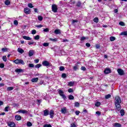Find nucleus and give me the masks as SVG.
Segmentation results:
<instances>
[{
  "instance_id": "1",
  "label": "nucleus",
  "mask_w": 127,
  "mask_h": 127,
  "mask_svg": "<svg viewBox=\"0 0 127 127\" xmlns=\"http://www.w3.org/2000/svg\"><path fill=\"white\" fill-rule=\"evenodd\" d=\"M58 92L60 96H61V97H62L64 100H66V99H67V97H66V96L65 95V94H64V92H63L62 90L58 89Z\"/></svg>"
},
{
  "instance_id": "2",
  "label": "nucleus",
  "mask_w": 127,
  "mask_h": 127,
  "mask_svg": "<svg viewBox=\"0 0 127 127\" xmlns=\"http://www.w3.org/2000/svg\"><path fill=\"white\" fill-rule=\"evenodd\" d=\"M52 10L53 11V12L56 13L58 11V6H57V5L55 4H53L52 5Z\"/></svg>"
},
{
  "instance_id": "3",
  "label": "nucleus",
  "mask_w": 127,
  "mask_h": 127,
  "mask_svg": "<svg viewBox=\"0 0 127 127\" xmlns=\"http://www.w3.org/2000/svg\"><path fill=\"white\" fill-rule=\"evenodd\" d=\"M122 103V99L121 97L119 96L115 97V104H121Z\"/></svg>"
},
{
  "instance_id": "4",
  "label": "nucleus",
  "mask_w": 127,
  "mask_h": 127,
  "mask_svg": "<svg viewBox=\"0 0 127 127\" xmlns=\"http://www.w3.org/2000/svg\"><path fill=\"white\" fill-rule=\"evenodd\" d=\"M14 63L15 64H22V65H24V62L22 60L16 59L13 61Z\"/></svg>"
},
{
  "instance_id": "5",
  "label": "nucleus",
  "mask_w": 127,
  "mask_h": 127,
  "mask_svg": "<svg viewBox=\"0 0 127 127\" xmlns=\"http://www.w3.org/2000/svg\"><path fill=\"white\" fill-rule=\"evenodd\" d=\"M115 110L116 111H121V109H122V106H121V103H115Z\"/></svg>"
},
{
  "instance_id": "6",
  "label": "nucleus",
  "mask_w": 127,
  "mask_h": 127,
  "mask_svg": "<svg viewBox=\"0 0 127 127\" xmlns=\"http://www.w3.org/2000/svg\"><path fill=\"white\" fill-rule=\"evenodd\" d=\"M42 65H43V66H46V67H47V66H51V64H50L47 61L43 62Z\"/></svg>"
},
{
  "instance_id": "7",
  "label": "nucleus",
  "mask_w": 127,
  "mask_h": 127,
  "mask_svg": "<svg viewBox=\"0 0 127 127\" xmlns=\"http://www.w3.org/2000/svg\"><path fill=\"white\" fill-rule=\"evenodd\" d=\"M67 112H68V109H67L66 107H64L62 108L61 110L62 114H67Z\"/></svg>"
},
{
  "instance_id": "8",
  "label": "nucleus",
  "mask_w": 127,
  "mask_h": 127,
  "mask_svg": "<svg viewBox=\"0 0 127 127\" xmlns=\"http://www.w3.org/2000/svg\"><path fill=\"white\" fill-rule=\"evenodd\" d=\"M49 114H50V118L51 119H53V117H54V115H55V113H54V111L52 110L50 111Z\"/></svg>"
},
{
  "instance_id": "9",
  "label": "nucleus",
  "mask_w": 127,
  "mask_h": 127,
  "mask_svg": "<svg viewBox=\"0 0 127 127\" xmlns=\"http://www.w3.org/2000/svg\"><path fill=\"white\" fill-rule=\"evenodd\" d=\"M24 12H25L26 14H29L31 12L30 9L28 7L25 8L24 9Z\"/></svg>"
},
{
  "instance_id": "10",
  "label": "nucleus",
  "mask_w": 127,
  "mask_h": 127,
  "mask_svg": "<svg viewBox=\"0 0 127 127\" xmlns=\"http://www.w3.org/2000/svg\"><path fill=\"white\" fill-rule=\"evenodd\" d=\"M118 74H119V75H120V76H123V75H124V70H123L122 69L119 68L117 70Z\"/></svg>"
},
{
  "instance_id": "11",
  "label": "nucleus",
  "mask_w": 127,
  "mask_h": 127,
  "mask_svg": "<svg viewBox=\"0 0 127 127\" xmlns=\"http://www.w3.org/2000/svg\"><path fill=\"white\" fill-rule=\"evenodd\" d=\"M48 115H49V111H48V110L46 109L44 111V114L43 116L44 117H46L47 116H48Z\"/></svg>"
},
{
  "instance_id": "12",
  "label": "nucleus",
  "mask_w": 127,
  "mask_h": 127,
  "mask_svg": "<svg viewBox=\"0 0 127 127\" xmlns=\"http://www.w3.org/2000/svg\"><path fill=\"white\" fill-rule=\"evenodd\" d=\"M8 126L10 127H15V124L13 122H9L8 123Z\"/></svg>"
},
{
  "instance_id": "13",
  "label": "nucleus",
  "mask_w": 127,
  "mask_h": 127,
  "mask_svg": "<svg viewBox=\"0 0 127 127\" xmlns=\"http://www.w3.org/2000/svg\"><path fill=\"white\" fill-rule=\"evenodd\" d=\"M17 51H18L19 52V53H20V54H22V53H24V50H23V49H22L20 48H18L17 49Z\"/></svg>"
},
{
  "instance_id": "14",
  "label": "nucleus",
  "mask_w": 127,
  "mask_h": 127,
  "mask_svg": "<svg viewBox=\"0 0 127 127\" xmlns=\"http://www.w3.org/2000/svg\"><path fill=\"white\" fill-rule=\"evenodd\" d=\"M19 113H21V114H27L28 113V111L25 110H20L18 111Z\"/></svg>"
},
{
  "instance_id": "15",
  "label": "nucleus",
  "mask_w": 127,
  "mask_h": 127,
  "mask_svg": "<svg viewBox=\"0 0 127 127\" xmlns=\"http://www.w3.org/2000/svg\"><path fill=\"white\" fill-rule=\"evenodd\" d=\"M33 54H34V50H30L29 52V57H31V56H33Z\"/></svg>"
},
{
  "instance_id": "16",
  "label": "nucleus",
  "mask_w": 127,
  "mask_h": 127,
  "mask_svg": "<svg viewBox=\"0 0 127 127\" xmlns=\"http://www.w3.org/2000/svg\"><path fill=\"white\" fill-rule=\"evenodd\" d=\"M15 119L16 121H20V120H21V116L19 115H16L15 116Z\"/></svg>"
},
{
  "instance_id": "17",
  "label": "nucleus",
  "mask_w": 127,
  "mask_h": 127,
  "mask_svg": "<svg viewBox=\"0 0 127 127\" xmlns=\"http://www.w3.org/2000/svg\"><path fill=\"white\" fill-rule=\"evenodd\" d=\"M15 72H17V73H21V72H23V69L21 68H17L15 70Z\"/></svg>"
},
{
  "instance_id": "18",
  "label": "nucleus",
  "mask_w": 127,
  "mask_h": 127,
  "mask_svg": "<svg viewBox=\"0 0 127 127\" xmlns=\"http://www.w3.org/2000/svg\"><path fill=\"white\" fill-rule=\"evenodd\" d=\"M113 126L114 127H122V125H121V124H119L118 123H114Z\"/></svg>"
},
{
  "instance_id": "19",
  "label": "nucleus",
  "mask_w": 127,
  "mask_h": 127,
  "mask_svg": "<svg viewBox=\"0 0 127 127\" xmlns=\"http://www.w3.org/2000/svg\"><path fill=\"white\" fill-rule=\"evenodd\" d=\"M104 73L105 74H109V73H111V69H110V68H106L104 70Z\"/></svg>"
},
{
  "instance_id": "20",
  "label": "nucleus",
  "mask_w": 127,
  "mask_h": 127,
  "mask_svg": "<svg viewBox=\"0 0 127 127\" xmlns=\"http://www.w3.org/2000/svg\"><path fill=\"white\" fill-rule=\"evenodd\" d=\"M74 84H75L74 82H69L68 83V87H73V86H74Z\"/></svg>"
},
{
  "instance_id": "21",
  "label": "nucleus",
  "mask_w": 127,
  "mask_h": 127,
  "mask_svg": "<svg viewBox=\"0 0 127 127\" xmlns=\"http://www.w3.org/2000/svg\"><path fill=\"white\" fill-rule=\"evenodd\" d=\"M54 33L56 34H60V33H61V30H60V29H56L54 31Z\"/></svg>"
},
{
  "instance_id": "22",
  "label": "nucleus",
  "mask_w": 127,
  "mask_h": 127,
  "mask_svg": "<svg viewBox=\"0 0 127 127\" xmlns=\"http://www.w3.org/2000/svg\"><path fill=\"white\" fill-rule=\"evenodd\" d=\"M23 39H25V40H31V38L28 36H23Z\"/></svg>"
},
{
  "instance_id": "23",
  "label": "nucleus",
  "mask_w": 127,
  "mask_h": 127,
  "mask_svg": "<svg viewBox=\"0 0 127 127\" xmlns=\"http://www.w3.org/2000/svg\"><path fill=\"white\" fill-rule=\"evenodd\" d=\"M38 81V77L32 78L31 79V81L33 83H36V82H37Z\"/></svg>"
},
{
  "instance_id": "24",
  "label": "nucleus",
  "mask_w": 127,
  "mask_h": 127,
  "mask_svg": "<svg viewBox=\"0 0 127 127\" xmlns=\"http://www.w3.org/2000/svg\"><path fill=\"white\" fill-rule=\"evenodd\" d=\"M81 5H82V2H81L80 1H78L76 3V6H77L78 7H80V6H81Z\"/></svg>"
},
{
  "instance_id": "25",
  "label": "nucleus",
  "mask_w": 127,
  "mask_h": 127,
  "mask_svg": "<svg viewBox=\"0 0 127 127\" xmlns=\"http://www.w3.org/2000/svg\"><path fill=\"white\" fill-rule=\"evenodd\" d=\"M49 40H50V41H53V42H56V41H57L58 40L57 38L52 39L50 38H49Z\"/></svg>"
},
{
  "instance_id": "26",
  "label": "nucleus",
  "mask_w": 127,
  "mask_h": 127,
  "mask_svg": "<svg viewBox=\"0 0 127 127\" xmlns=\"http://www.w3.org/2000/svg\"><path fill=\"white\" fill-rule=\"evenodd\" d=\"M28 44L29 45H33V44H34V45H36V42H29Z\"/></svg>"
},
{
  "instance_id": "27",
  "label": "nucleus",
  "mask_w": 127,
  "mask_h": 127,
  "mask_svg": "<svg viewBox=\"0 0 127 127\" xmlns=\"http://www.w3.org/2000/svg\"><path fill=\"white\" fill-rule=\"evenodd\" d=\"M42 66V64H37L35 66V68H37V69H39L40 67Z\"/></svg>"
},
{
  "instance_id": "28",
  "label": "nucleus",
  "mask_w": 127,
  "mask_h": 127,
  "mask_svg": "<svg viewBox=\"0 0 127 127\" xmlns=\"http://www.w3.org/2000/svg\"><path fill=\"white\" fill-rule=\"evenodd\" d=\"M120 114H121V115L122 116H125V110L122 109V110L120 111Z\"/></svg>"
},
{
  "instance_id": "29",
  "label": "nucleus",
  "mask_w": 127,
  "mask_h": 127,
  "mask_svg": "<svg viewBox=\"0 0 127 127\" xmlns=\"http://www.w3.org/2000/svg\"><path fill=\"white\" fill-rule=\"evenodd\" d=\"M120 35L127 36V31H124L121 33Z\"/></svg>"
},
{
  "instance_id": "30",
  "label": "nucleus",
  "mask_w": 127,
  "mask_h": 127,
  "mask_svg": "<svg viewBox=\"0 0 127 127\" xmlns=\"http://www.w3.org/2000/svg\"><path fill=\"white\" fill-rule=\"evenodd\" d=\"M5 4H6V5H9V4H10V1H9L8 0H5Z\"/></svg>"
},
{
  "instance_id": "31",
  "label": "nucleus",
  "mask_w": 127,
  "mask_h": 127,
  "mask_svg": "<svg viewBox=\"0 0 127 127\" xmlns=\"http://www.w3.org/2000/svg\"><path fill=\"white\" fill-rule=\"evenodd\" d=\"M12 90H13V87H8L7 88V91H12Z\"/></svg>"
},
{
  "instance_id": "32",
  "label": "nucleus",
  "mask_w": 127,
  "mask_h": 127,
  "mask_svg": "<svg viewBox=\"0 0 127 127\" xmlns=\"http://www.w3.org/2000/svg\"><path fill=\"white\" fill-rule=\"evenodd\" d=\"M95 106H96V107H100V106H101V103L99 102H96Z\"/></svg>"
},
{
  "instance_id": "33",
  "label": "nucleus",
  "mask_w": 127,
  "mask_h": 127,
  "mask_svg": "<svg viewBox=\"0 0 127 127\" xmlns=\"http://www.w3.org/2000/svg\"><path fill=\"white\" fill-rule=\"evenodd\" d=\"M68 99L69 100H74V96L71 95H69L68 96Z\"/></svg>"
},
{
  "instance_id": "34",
  "label": "nucleus",
  "mask_w": 127,
  "mask_h": 127,
  "mask_svg": "<svg viewBox=\"0 0 127 127\" xmlns=\"http://www.w3.org/2000/svg\"><path fill=\"white\" fill-rule=\"evenodd\" d=\"M110 41H115L116 40V37H111L110 38Z\"/></svg>"
},
{
  "instance_id": "35",
  "label": "nucleus",
  "mask_w": 127,
  "mask_h": 127,
  "mask_svg": "<svg viewBox=\"0 0 127 127\" xmlns=\"http://www.w3.org/2000/svg\"><path fill=\"white\" fill-rule=\"evenodd\" d=\"M10 107H9V106H7L4 108V111L5 112H8V111H9V109Z\"/></svg>"
},
{
  "instance_id": "36",
  "label": "nucleus",
  "mask_w": 127,
  "mask_h": 127,
  "mask_svg": "<svg viewBox=\"0 0 127 127\" xmlns=\"http://www.w3.org/2000/svg\"><path fill=\"white\" fill-rule=\"evenodd\" d=\"M43 45L45 47H48V46H49V43H44L43 44Z\"/></svg>"
},
{
  "instance_id": "37",
  "label": "nucleus",
  "mask_w": 127,
  "mask_h": 127,
  "mask_svg": "<svg viewBox=\"0 0 127 127\" xmlns=\"http://www.w3.org/2000/svg\"><path fill=\"white\" fill-rule=\"evenodd\" d=\"M40 38V37L38 35H37V36H35L34 37L35 40H39Z\"/></svg>"
},
{
  "instance_id": "38",
  "label": "nucleus",
  "mask_w": 127,
  "mask_h": 127,
  "mask_svg": "<svg viewBox=\"0 0 127 127\" xmlns=\"http://www.w3.org/2000/svg\"><path fill=\"white\" fill-rule=\"evenodd\" d=\"M60 71H64V70H65V68L64 67V66H61L60 67Z\"/></svg>"
},
{
  "instance_id": "39",
  "label": "nucleus",
  "mask_w": 127,
  "mask_h": 127,
  "mask_svg": "<svg viewBox=\"0 0 127 127\" xmlns=\"http://www.w3.org/2000/svg\"><path fill=\"white\" fill-rule=\"evenodd\" d=\"M27 127H32V123L30 122H28L27 123Z\"/></svg>"
},
{
  "instance_id": "40",
  "label": "nucleus",
  "mask_w": 127,
  "mask_h": 127,
  "mask_svg": "<svg viewBox=\"0 0 127 127\" xmlns=\"http://www.w3.org/2000/svg\"><path fill=\"white\" fill-rule=\"evenodd\" d=\"M111 97H112V95H111V94H108L105 96V99H110V98H111Z\"/></svg>"
},
{
  "instance_id": "41",
  "label": "nucleus",
  "mask_w": 127,
  "mask_h": 127,
  "mask_svg": "<svg viewBox=\"0 0 127 127\" xmlns=\"http://www.w3.org/2000/svg\"><path fill=\"white\" fill-rule=\"evenodd\" d=\"M28 67H29L30 68H34V64H28Z\"/></svg>"
},
{
  "instance_id": "42",
  "label": "nucleus",
  "mask_w": 127,
  "mask_h": 127,
  "mask_svg": "<svg viewBox=\"0 0 127 127\" xmlns=\"http://www.w3.org/2000/svg\"><path fill=\"white\" fill-rule=\"evenodd\" d=\"M38 19L40 20V21H42V20H43V17L41 16H39L38 17Z\"/></svg>"
},
{
  "instance_id": "43",
  "label": "nucleus",
  "mask_w": 127,
  "mask_h": 127,
  "mask_svg": "<svg viewBox=\"0 0 127 127\" xmlns=\"http://www.w3.org/2000/svg\"><path fill=\"white\" fill-rule=\"evenodd\" d=\"M93 21H94V22H96V23H98V22L99 21V19L98 18V17H95Z\"/></svg>"
},
{
  "instance_id": "44",
  "label": "nucleus",
  "mask_w": 127,
  "mask_h": 127,
  "mask_svg": "<svg viewBox=\"0 0 127 127\" xmlns=\"http://www.w3.org/2000/svg\"><path fill=\"white\" fill-rule=\"evenodd\" d=\"M2 60L4 62H6V61H7V59H6V56H4L2 57Z\"/></svg>"
},
{
  "instance_id": "45",
  "label": "nucleus",
  "mask_w": 127,
  "mask_h": 127,
  "mask_svg": "<svg viewBox=\"0 0 127 127\" xmlns=\"http://www.w3.org/2000/svg\"><path fill=\"white\" fill-rule=\"evenodd\" d=\"M119 25H121V26H125V23L124 22H123V21H121L119 23Z\"/></svg>"
},
{
  "instance_id": "46",
  "label": "nucleus",
  "mask_w": 127,
  "mask_h": 127,
  "mask_svg": "<svg viewBox=\"0 0 127 127\" xmlns=\"http://www.w3.org/2000/svg\"><path fill=\"white\" fill-rule=\"evenodd\" d=\"M68 93H73V92H74V90L72 88H69L68 90Z\"/></svg>"
},
{
  "instance_id": "47",
  "label": "nucleus",
  "mask_w": 127,
  "mask_h": 127,
  "mask_svg": "<svg viewBox=\"0 0 127 127\" xmlns=\"http://www.w3.org/2000/svg\"><path fill=\"white\" fill-rule=\"evenodd\" d=\"M44 127H52V126L50 124H46L44 125Z\"/></svg>"
},
{
  "instance_id": "48",
  "label": "nucleus",
  "mask_w": 127,
  "mask_h": 127,
  "mask_svg": "<svg viewBox=\"0 0 127 127\" xmlns=\"http://www.w3.org/2000/svg\"><path fill=\"white\" fill-rule=\"evenodd\" d=\"M28 7H30V8H32V7H33V5H32V4L30 3L28 4Z\"/></svg>"
},
{
  "instance_id": "49",
  "label": "nucleus",
  "mask_w": 127,
  "mask_h": 127,
  "mask_svg": "<svg viewBox=\"0 0 127 127\" xmlns=\"http://www.w3.org/2000/svg\"><path fill=\"white\" fill-rule=\"evenodd\" d=\"M66 77H67V75H66V73H63L62 74V78H66Z\"/></svg>"
},
{
  "instance_id": "50",
  "label": "nucleus",
  "mask_w": 127,
  "mask_h": 127,
  "mask_svg": "<svg viewBox=\"0 0 127 127\" xmlns=\"http://www.w3.org/2000/svg\"><path fill=\"white\" fill-rule=\"evenodd\" d=\"M2 51H3V52H6V51H7V48H2L1 49Z\"/></svg>"
},
{
  "instance_id": "51",
  "label": "nucleus",
  "mask_w": 127,
  "mask_h": 127,
  "mask_svg": "<svg viewBox=\"0 0 127 127\" xmlns=\"http://www.w3.org/2000/svg\"><path fill=\"white\" fill-rule=\"evenodd\" d=\"M80 106V104L78 102L75 103V107H78Z\"/></svg>"
},
{
  "instance_id": "52",
  "label": "nucleus",
  "mask_w": 127,
  "mask_h": 127,
  "mask_svg": "<svg viewBox=\"0 0 127 127\" xmlns=\"http://www.w3.org/2000/svg\"><path fill=\"white\" fill-rule=\"evenodd\" d=\"M14 24L15 25H17L18 24V21L17 20H15L14 21Z\"/></svg>"
},
{
  "instance_id": "53",
  "label": "nucleus",
  "mask_w": 127,
  "mask_h": 127,
  "mask_svg": "<svg viewBox=\"0 0 127 127\" xmlns=\"http://www.w3.org/2000/svg\"><path fill=\"white\" fill-rule=\"evenodd\" d=\"M80 69L82 71H86V67L85 66H82Z\"/></svg>"
},
{
  "instance_id": "54",
  "label": "nucleus",
  "mask_w": 127,
  "mask_h": 127,
  "mask_svg": "<svg viewBox=\"0 0 127 127\" xmlns=\"http://www.w3.org/2000/svg\"><path fill=\"white\" fill-rule=\"evenodd\" d=\"M0 68H4V64H0Z\"/></svg>"
},
{
  "instance_id": "55",
  "label": "nucleus",
  "mask_w": 127,
  "mask_h": 127,
  "mask_svg": "<svg viewBox=\"0 0 127 127\" xmlns=\"http://www.w3.org/2000/svg\"><path fill=\"white\" fill-rule=\"evenodd\" d=\"M36 27H38V28H41V27H43V25H41V24H40V25H38L36 26Z\"/></svg>"
},
{
  "instance_id": "56",
  "label": "nucleus",
  "mask_w": 127,
  "mask_h": 127,
  "mask_svg": "<svg viewBox=\"0 0 127 127\" xmlns=\"http://www.w3.org/2000/svg\"><path fill=\"white\" fill-rule=\"evenodd\" d=\"M44 32H49V29L48 28H46L44 29Z\"/></svg>"
},
{
  "instance_id": "57",
  "label": "nucleus",
  "mask_w": 127,
  "mask_h": 127,
  "mask_svg": "<svg viewBox=\"0 0 127 127\" xmlns=\"http://www.w3.org/2000/svg\"><path fill=\"white\" fill-rule=\"evenodd\" d=\"M70 127H77L76 126V124L72 123L71 124Z\"/></svg>"
},
{
  "instance_id": "58",
  "label": "nucleus",
  "mask_w": 127,
  "mask_h": 127,
  "mask_svg": "<svg viewBox=\"0 0 127 127\" xmlns=\"http://www.w3.org/2000/svg\"><path fill=\"white\" fill-rule=\"evenodd\" d=\"M95 47H96V49H99V48H100V45H99V44L96 45Z\"/></svg>"
},
{
  "instance_id": "59",
  "label": "nucleus",
  "mask_w": 127,
  "mask_h": 127,
  "mask_svg": "<svg viewBox=\"0 0 127 127\" xmlns=\"http://www.w3.org/2000/svg\"><path fill=\"white\" fill-rule=\"evenodd\" d=\"M85 39H86V37H82L81 38V39H80V40H81V41H84V40H85Z\"/></svg>"
},
{
  "instance_id": "60",
  "label": "nucleus",
  "mask_w": 127,
  "mask_h": 127,
  "mask_svg": "<svg viewBox=\"0 0 127 127\" xmlns=\"http://www.w3.org/2000/svg\"><path fill=\"white\" fill-rule=\"evenodd\" d=\"M36 34V30H33L32 31V34Z\"/></svg>"
},
{
  "instance_id": "61",
  "label": "nucleus",
  "mask_w": 127,
  "mask_h": 127,
  "mask_svg": "<svg viewBox=\"0 0 127 127\" xmlns=\"http://www.w3.org/2000/svg\"><path fill=\"white\" fill-rule=\"evenodd\" d=\"M79 114H80V111H75V114L76 115V116H79Z\"/></svg>"
},
{
  "instance_id": "62",
  "label": "nucleus",
  "mask_w": 127,
  "mask_h": 127,
  "mask_svg": "<svg viewBox=\"0 0 127 127\" xmlns=\"http://www.w3.org/2000/svg\"><path fill=\"white\" fill-rule=\"evenodd\" d=\"M86 46H87V47H90L91 46V44H90L89 43H87L86 44Z\"/></svg>"
},
{
  "instance_id": "63",
  "label": "nucleus",
  "mask_w": 127,
  "mask_h": 127,
  "mask_svg": "<svg viewBox=\"0 0 127 127\" xmlns=\"http://www.w3.org/2000/svg\"><path fill=\"white\" fill-rule=\"evenodd\" d=\"M73 68L74 70H75V71H76V70H77V69H78V66H73Z\"/></svg>"
},
{
  "instance_id": "64",
  "label": "nucleus",
  "mask_w": 127,
  "mask_h": 127,
  "mask_svg": "<svg viewBox=\"0 0 127 127\" xmlns=\"http://www.w3.org/2000/svg\"><path fill=\"white\" fill-rule=\"evenodd\" d=\"M34 62L35 63L37 64V63H38V62H39V59L35 60Z\"/></svg>"
}]
</instances>
